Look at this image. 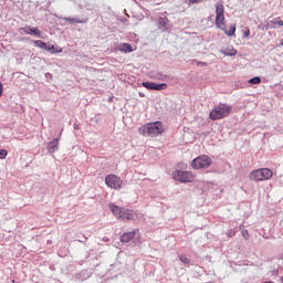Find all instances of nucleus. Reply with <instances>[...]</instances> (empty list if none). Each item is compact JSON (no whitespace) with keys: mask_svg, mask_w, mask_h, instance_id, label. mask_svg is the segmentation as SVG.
<instances>
[{"mask_svg":"<svg viewBox=\"0 0 283 283\" xmlns=\"http://www.w3.org/2000/svg\"><path fill=\"white\" fill-rule=\"evenodd\" d=\"M216 28L222 30L228 36H233L235 34V24L230 27V30H227V19L224 18V3L219 1L216 3Z\"/></svg>","mask_w":283,"mask_h":283,"instance_id":"nucleus-1","label":"nucleus"},{"mask_svg":"<svg viewBox=\"0 0 283 283\" xmlns=\"http://www.w3.org/2000/svg\"><path fill=\"white\" fill-rule=\"evenodd\" d=\"M232 112L233 107H231V105L220 103L209 113V118L210 120H222V118L231 116Z\"/></svg>","mask_w":283,"mask_h":283,"instance_id":"nucleus-2","label":"nucleus"},{"mask_svg":"<svg viewBox=\"0 0 283 283\" xmlns=\"http://www.w3.org/2000/svg\"><path fill=\"white\" fill-rule=\"evenodd\" d=\"M142 136H160L165 132L163 122L148 123L138 128Z\"/></svg>","mask_w":283,"mask_h":283,"instance_id":"nucleus-3","label":"nucleus"},{"mask_svg":"<svg viewBox=\"0 0 283 283\" xmlns=\"http://www.w3.org/2000/svg\"><path fill=\"white\" fill-rule=\"evenodd\" d=\"M249 178L254 182H262V180H271L273 178V170L269 168H259L253 170L250 174Z\"/></svg>","mask_w":283,"mask_h":283,"instance_id":"nucleus-4","label":"nucleus"},{"mask_svg":"<svg viewBox=\"0 0 283 283\" xmlns=\"http://www.w3.org/2000/svg\"><path fill=\"white\" fill-rule=\"evenodd\" d=\"M174 180H177L178 182H193L196 179V176L191 171L187 170H175L172 174Z\"/></svg>","mask_w":283,"mask_h":283,"instance_id":"nucleus-5","label":"nucleus"},{"mask_svg":"<svg viewBox=\"0 0 283 283\" xmlns=\"http://www.w3.org/2000/svg\"><path fill=\"white\" fill-rule=\"evenodd\" d=\"M211 158L207 155H201L195 158L191 163L192 169H205L211 166Z\"/></svg>","mask_w":283,"mask_h":283,"instance_id":"nucleus-6","label":"nucleus"},{"mask_svg":"<svg viewBox=\"0 0 283 283\" xmlns=\"http://www.w3.org/2000/svg\"><path fill=\"white\" fill-rule=\"evenodd\" d=\"M105 185L109 187V189L119 190L123 189V186L125 185L120 177L116 175H108L105 178Z\"/></svg>","mask_w":283,"mask_h":283,"instance_id":"nucleus-7","label":"nucleus"},{"mask_svg":"<svg viewBox=\"0 0 283 283\" xmlns=\"http://www.w3.org/2000/svg\"><path fill=\"white\" fill-rule=\"evenodd\" d=\"M143 87L146 90H156L157 92H161V90H167V83L156 84L154 82H143Z\"/></svg>","mask_w":283,"mask_h":283,"instance_id":"nucleus-8","label":"nucleus"},{"mask_svg":"<svg viewBox=\"0 0 283 283\" xmlns=\"http://www.w3.org/2000/svg\"><path fill=\"white\" fill-rule=\"evenodd\" d=\"M136 218H138V213H136V211L125 209L122 213L120 220H123L124 222H129L132 220H136Z\"/></svg>","mask_w":283,"mask_h":283,"instance_id":"nucleus-9","label":"nucleus"},{"mask_svg":"<svg viewBox=\"0 0 283 283\" xmlns=\"http://www.w3.org/2000/svg\"><path fill=\"white\" fill-rule=\"evenodd\" d=\"M108 209L112 211L113 216L117 218V220H120L123 218V212L125 211L123 208L116 206L115 203L108 205Z\"/></svg>","mask_w":283,"mask_h":283,"instance_id":"nucleus-10","label":"nucleus"},{"mask_svg":"<svg viewBox=\"0 0 283 283\" xmlns=\"http://www.w3.org/2000/svg\"><path fill=\"white\" fill-rule=\"evenodd\" d=\"M20 32H24V34H31L33 36H41V30H39V28L23 27L20 29Z\"/></svg>","mask_w":283,"mask_h":283,"instance_id":"nucleus-11","label":"nucleus"},{"mask_svg":"<svg viewBox=\"0 0 283 283\" xmlns=\"http://www.w3.org/2000/svg\"><path fill=\"white\" fill-rule=\"evenodd\" d=\"M49 154H54V151H59V138H53L46 146Z\"/></svg>","mask_w":283,"mask_h":283,"instance_id":"nucleus-12","label":"nucleus"},{"mask_svg":"<svg viewBox=\"0 0 283 283\" xmlns=\"http://www.w3.org/2000/svg\"><path fill=\"white\" fill-rule=\"evenodd\" d=\"M133 238H136V231L125 232L120 237V242H132Z\"/></svg>","mask_w":283,"mask_h":283,"instance_id":"nucleus-13","label":"nucleus"},{"mask_svg":"<svg viewBox=\"0 0 283 283\" xmlns=\"http://www.w3.org/2000/svg\"><path fill=\"white\" fill-rule=\"evenodd\" d=\"M44 50H48V52H51V54H61V52H63V48L59 46L56 50L54 48V44H46V49Z\"/></svg>","mask_w":283,"mask_h":283,"instance_id":"nucleus-14","label":"nucleus"},{"mask_svg":"<svg viewBox=\"0 0 283 283\" xmlns=\"http://www.w3.org/2000/svg\"><path fill=\"white\" fill-rule=\"evenodd\" d=\"M120 52H124L125 54L129 52H134V48L129 43H123L119 48Z\"/></svg>","mask_w":283,"mask_h":283,"instance_id":"nucleus-15","label":"nucleus"},{"mask_svg":"<svg viewBox=\"0 0 283 283\" xmlns=\"http://www.w3.org/2000/svg\"><path fill=\"white\" fill-rule=\"evenodd\" d=\"M223 54L226 56H235L238 54V50H235L234 48L232 46H229L226 49V51L223 52Z\"/></svg>","mask_w":283,"mask_h":283,"instance_id":"nucleus-16","label":"nucleus"},{"mask_svg":"<svg viewBox=\"0 0 283 283\" xmlns=\"http://www.w3.org/2000/svg\"><path fill=\"white\" fill-rule=\"evenodd\" d=\"M33 45H35V48H40L41 50H48V43H45L41 40H35L33 42Z\"/></svg>","mask_w":283,"mask_h":283,"instance_id":"nucleus-17","label":"nucleus"},{"mask_svg":"<svg viewBox=\"0 0 283 283\" xmlns=\"http://www.w3.org/2000/svg\"><path fill=\"white\" fill-rule=\"evenodd\" d=\"M249 83L251 85H260L262 83V80L260 78V76H255V77H252L251 80H249Z\"/></svg>","mask_w":283,"mask_h":283,"instance_id":"nucleus-18","label":"nucleus"},{"mask_svg":"<svg viewBox=\"0 0 283 283\" xmlns=\"http://www.w3.org/2000/svg\"><path fill=\"white\" fill-rule=\"evenodd\" d=\"M64 21H67L69 23H85V21L78 20L76 18H64Z\"/></svg>","mask_w":283,"mask_h":283,"instance_id":"nucleus-19","label":"nucleus"},{"mask_svg":"<svg viewBox=\"0 0 283 283\" xmlns=\"http://www.w3.org/2000/svg\"><path fill=\"white\" fill-rule=\"evenodd\" d=\"M180 262H182L184 264H190L189 259L187 258V255L181 254L179 258Z\"/></svg>","mask_w":283,"mask_h":283,"instance_id":"nucleus-20","label":"nucleus"},{"mask_svg":"<svg viewBox=\"0 0 283 283\" xmlns=\"http://www.w3.org/2000/svg\"><path fill=\"white\" fill-rule=\"evenodd\" d=\"M244 39H249V36H251V29L245 28L242 32Z\"/></svg>","mask_w":283,"mask_h":283,"instance_id":"nucleus-21","label":"nucleus"},{"mask_svg":"<svg viewBox=\"0 0 283 283\" xmlns=\"http://www.w3.org/2000/svg\"><path fill=\"white\" fill-rule=\"evenodd\" d=\"M8 156V150L6 149H0V160L6 159Z\"/></svg>","mask_w":283,"mask_h":283,"instance_id":"nucleus-22","label":"nucleus"},{"mask_svg":"<svg viewBox=\"0 0 283 283\" xmlns=\"http://www.w3.org/2000/svg\"><path fill=\"white\" fill-rule=\"evenodd\" d=\"M271 23H273V25L283 27V21L280 18H276L274 21H271Z\"/></svg>","mask_w":283,"mask_h":283,"instance_id":"nucleus-23","label":"nucleus"},{"mask_svg":"<svg viewBox=\"0 0 283 283\" xmlns=\"http://www.w3.org/2000/svg\"><path fill=\"white\" fill-rule=\"evenodd\" d=\"M241 234L243 235L244 240H249L250 238L249 230H242Z\"/></svg>","mask_w":283,"mask_h":283,"instance_id":"nucleus-24","label":"nucleus"},{"mask_svg":"<svg viewBox=\"0 0 283 283\" xmlns=\"http://www.w3.org/2000/svg\"><path fill=\"white\" fill-rule=\"evenodd\" d=\"M191 6H195V3H202V0H188Z\"/></svg>","mask_w":283,"mask_h":283,"instance_id":"nucleus-25","label":"nucleus"},{"mask_svg":"<svg viewBox=\"0 0 283 283\" xmlns=\"http://www.w3.org/2000/svg\"><path fill=\"white\" fill-rule=\"evenodd\" d=\"M3 96V83L0 82V98Z\"/></svg>","mask_w":283,"mask_h":283,"instance_id":"nucleus-26","label":"nucleus"},{"mask_svg":"<svg viewBox=\"0 0 283 283\" xmlns=\"http://www.w3.org/2000/svg\"><path fill=\"white\" fill-rule=\"evenodd\" d=\"M280 45H283V40H281Z\"/></svg>","mask_w":283,"mask_h":283,"instance_id":"nucleus-27","label":"nucleus"},{"mask_svg":"<svg viewBox=\"0 0 283 283\" xmlns=\"http://www.w3.org/2000/svg\"><path fill=\"white\" fill-rule=\"evenodd\" d=\"M12 283H17V281L12 280Z\"/></svg>","mask_w":283,"mask_h":283,"instance_id":"nucleus-28","label":"nucleus"}]
</instances>
